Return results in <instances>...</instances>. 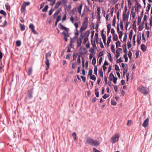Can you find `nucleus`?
<instances>
[{
    "label": "nucleus",
    "instance_id": "de8ad7c7",
    "mask_svg": "<svg viewBox=\"0 0 152 152\" xmlns=\"http://www.w3.org/2000/svg\"><path fill=\"white\" fill-rule=\"evenodd\" d=\"M120 26L121 27V29L122 30L124 28V26L123 24V22L122 21H121L120 22Z\"/></svg>",
    "mask_w": 152,
    "mask_h": 152
},
{
    "label": "nucleus",
    "instance_id": "13d9d810",
    "mask_svg": "<svg viewBox=\"0 0 152 152\" xmlns=\"http://www.w3.org/2000/svg\"><path fill=\"white\" fill-rule=\"evenodd\" d=\"M121 50H122L121 48H118L116 50V53L120 54V52Z\"/></svg>",
    "mask_w": 152,
    "mask_h": 152
},
{
    "label": "nucleus",
    "instance_id": "c756f323",
    "mask_svg": "<svg viewBox=\"0 0 152 152\" xmlns=\"http://www.w3.org/2000/svg\"><path fill=\"white\" fill-rule=\"evenodd\" d=\"M96 63V58L95 57H94L93 58L92 61V64L94 65H95Z\"/></svg>",
    "mask_w": 152,
    "mask_h": 152
},
{
    "label": "nucleus",
    "instance_id": "864d4df0",
    "mask_svg": "<svg viewBox=\"0 0 152 152\" xmlns=\"http://www.w3.org/2000/svg\"><path fill=\"white\" fill-rule=\"evenodd\" d=\"M45 64L46 66H49V62L48 59H46V61H45Z\"/></svg>",
    "mask_w": 152,
    "mask_h": 152
},
{
    "label": "nucleus",
    "instance_id": "ddd939ff",
    "mask_svg": "<svg viewBox=\"0 0 152 152\" xmlns=\"http://www.w3.org/2000/svg\"><path fill=\"white\" fill-rule=\"evenodd\" d=\"M146 47L144 44H142L141 45V48L142 51L145 52L146 51Z\"/></svg>",
    "mask_w": 152,
    "mask_h": 152
},
{
    "label": "nucleus",
    "instance_id": "f3484780",
    "mask_svg": "<svg viewBox=\"0 0 152 152\" xmlns=\"http://www.w3.org/2000/svg\"><path fill=\"white\" fill-rule=\"evenodd\" d=\"M133 28L134 30V31L136 32L137 31V27H136V21L135 20L134 21L133 24Z\"/></svg>",
    "mask_w": 152,
    "mask_h": 152
},
{
    "label": "nucleus",
    "instance_id": "a18cd8bd",
    "mask_svg": "<svg viewBox=\"0 0 152 152\" xmlns=\"http://www.w3.org/2000/svg\"><path fill=\"white\" fill-rule=\"evenodd\" d=\"M96 13L98 14H100V7H98L97 9Z\"/></svg>",
    "mask_w": 152,
    "mask_h": 152
},
{
    "label": "nucleus",
    "instance_id": "680f3d73",
    "mask_svg": "<svg viewBox=\"0 0 152 152\" xmlns=\"http://www.w3.org/2000/svg\"><path fill=\"white\" fill-rule=\"evenodd\" d=\"M119 33V38L120 39H121L123 35V32L121 31H120V33Z\"/></svg>",
    "mask_w": 152,
    "mask_h": 152
},
{
    "label": "nucleus",
    "instance_id": "1a4fd4ad",
    "mask_svg": "<svg viewBox=\"0 0 152 152\" xmlns=\"http://www.w3.org/2000/svg\"><path fill=\"white\" fill-rule=\"evenodd\" d=\"M149 119L148 118H147L144 121V122L142 124V126L144 127H146L148 124Z\"/></svg>",
    "mask_w": 152,
    "mask_h": 152
},
{
    "label": "nucleus",
    "instance_id": "423d86ee",
    "mask_svg": "<svg viewBox=\"0 0 152 152\" xmlns=\"http://www.w3.org/2000/svg\"><path fill=\"white\" fill-rule=\"evenodd\" d=\"M29 28L31 29L32 32L34 34H36L37 33V32L35 30V27L33 24L32 23H31L29 25Z\"/></svg>",
    "mask_w": 152,
    "mask_h": 152
},
{
    "label": "nucleus",
    "instance_id": "dca6fc26",
    "mask_svg": "<svg viewBox=\"0 0 152 152\" xmlns=\"http://www.w3.org/2000/svg\"><path fill=\"white\" fill-rule=\"evenodd\" d=\"M61 4V2L60 1H57L55 4L54 8L55 9H57L60 5Z\"/></svg>",
    "mask_w": 152,
    "mask_h": 152
},
{
    "label": "nucleus",
    "instance_id": "cd10ccee",
    "mask_svg": "<svg viewBox=\"0 0 152 152\" xmlns=\"http://www.w3.org/2000/svg\"><path fill=\"white\" fill-rule=\"evenodd\" d=\"M51 55V53L49 52L46 53L45 55V59H48V58L50 57Z\"/></svg>",
    "mask_w": 152,
    "mask_h": 152
},
{
    "label": "nucleus",
    "instance_id": "ea45409f",
    "mask_svg": "<svg viewBox=\"0 0 152 152\" xmlns=\"http://www.w3.org/2000/svg\"><path fill=\"white\" fill-rule=\"evenodd\" d=\"M127 46L128 49L129 48L131 47V41H128L127 42Z\"/></svg>",
    "mask_w": 152,
    "mask_h": 152
},
{
    "label": "nucleus",
    "instance_id": "603ef678",
    "mask_svg": "<svg viewBox=\"0 0 152 152\" xmlns=\"http://www.w3.org/2000/svg\"><path fill=\"white\" fill-rule=\"evenodd\" d=\"M59 12V11L58 10H57L56 11V12L54 13V14L53 15L54 18H55L56 16L58 15Z\"/></svg>",
    "mask_w": 152,
    "mask_h": 152
},
{
    "label": "nucleus",
    "instance_id": "b1692460",
    "mask_svg": "<svg viewBox=\"0 0 152 152\" xmlns=\"http://www.w3.org/2000/svg\"><path fill=\"white\" fill-rule=\"evenodd\" d=\"M133 34V32L132 30L130 32L129 35V38L130 39V41L131 40L132 37V35Z\"/></svg>",
    "mask_w": 152,
    "mask_h": 152
},
{
    "label": "nucleus",
    "instance_id": "79ce46f5",
    "mask_svg": "<svg viewBox=\"0 0 152 152\" xmlns=\"http://www.w3.org/2000/svg\"><path fill=\"white\" fill-rule=\"evenodd\" d=\"M77 56V53H74L73 54V60H75L76 59V58Z\"/></svg>",
    "mask_w": 152,
    "mask_h": 152
},
{
    "label": "nucleus",
    "instance_id": "4c0bfd02",
    "mask_svg": "<svg viewBox=\"0 0 152 152\" xmlns=\"http://www.w3.org/2000/svg\"><path fill=\"white\" fill-rule=\"evenodd\" d=\"M72 136L75 140L76 139V134L75 132H74L72 133Z\"/></svg>",
    "mask_w": 152,
    "mask_h": 152
},
{
    "label": "nucleus",
    "instance_id": "3c124183",
    "mask_svg": "<svg viewBox=\"0 0 152 152\" xmlns=\"http://www.w3.org/2000/svg\"><path fill=\"white\" fill-rule=\"evenodd\" d=\"M132 53L131 51H129L128 54V57L130 58H131Z\"/></svg>",
    "mask_w": 152,
    "mask_h": 152
},
{
    "label": "nucleus",
    "instance_id": "bf43d9fd",
    "mask_svg": "<svg viewBox=\"0 0 152 152\" xmlns=\"http://www.w3.org/2000/svg\"><path fill=\"white\" fill-rule=\"evenodd\" d=\"M80 77L82 78L83 81V82H85L86 80V77L84 76H81Z\"/></svg>",
    "mask_w": 152,
    "mask_h": 152
},
{
    "label": "nucleus",
    "instance_id": "e2e57ef3",
    "mask_svg": "<svg viewBox=\"0 0 152 152\" xmlns=\"http://www.w3.org/2000/svg\"><path fill=\"white\" fill-rule=\"evenodd\" d=\"M82 41L80 40L79 42L77 41V46L78 48L80 47L81 46V43Z\"/></svg>",
    "mask_w": 152,
    "mask_h": 152
},
{
    "label": "nucleus",
    "instance_id": "2eb2a0df",
    "mask_svg": "<svg viewBox=\"0 0 152 152\" xmlns=\"http://www.w3.org/2000/svg\"><path fill=\"white\" fill-rule=\"evenodd\" d=\"M32 72V67H31L29 68L28 72V75L29 76L31 75Z\"/></svg>",
    "mask_w": 152,
    "mask_h": 152
},
{
    "label": "nucleus",
    "instance_id": "7ed1b4c3",
    "mask_svg": "<svg viewBox=\"0 0 152 152\" xmlns=\"http://www.w3.org/2000/svg\"><path fill=\"white\" fill-rule=\"evenodd\" d=\"M120 137L119 134H115L113 135L111 139V142L113 143H115L119 139Z\"/></svg>",
    "mask_w": 152,
    "mask_h": 152
},
{
    "label": "nucleus",
    "instance_id": "72a5a7b5",
    "mask_svg": "<svg viewBox=\"0 0 152 152\" xmlns=\"http://www.w3.org/2000/svg\"><path fill=\"white\" fill-rule=\"evenodd\" d=\"M111 49L112 51L113 52V53L115 52V46L114 45H111Z\"/></svg>",
    "mask_w": 152,
    "mask_h": 152
},
{
    "label": "nucleus",
    "instance_id": "4468645a",
    "mask_svg": "<svg viewBox=\"0 0 152 152\" xmlns=\"http://www.w3.org/2000/svg\"><path fill=\"white\" fill-rule=\"evenodd\" d=\"M26 6L24 5V4H23L21 6V11L22 12H24L26 10Z\"/></svg>",
    "mask_w": 152,
    "mask_h": 152
},
{
    "label": "nucleus",
    "instance_id": "4be33fe9",
    "mask_svg": "<svg viewBox=\"0 0 152 152\" xmlns=\"http://www.w3.org/2000/svg\"><path fill=\"white\" fill-rule=\"evenodd\" d=\"M115 77H114L113 74L112 73H110L109 75V78L110 80H112Z\"/></svg>",
    "mask_w": 152,
    "mask_h": 152
},
{
    "label": "nucleus",
    "instance_id": "0eeeda50",
    "mask_svg": "<svg viewBox=\"0 0 152 152\" xmlns=\"http://www.w3.org/2000/svg\"><path fill=\"white\" fill-rule=\"evenodd\" d=\"M134 7H135V10L137 12H138L139 11L138 8H141L142 7L141 5L138 2H137L135 3V6Z\"/></svg>",
    "mask_w": 152,
    "mask_h": 152
},
{
    "label": "nucleus",
    "instance_id": "412c9836",
    "mask_svg": "<svg viewBox=\"0 0 152 152\" xmlns=\"http://www.w3.org/2000/svg\"><path fill=\"white\" fill-rule=\"evenodd\" d=\"M151 7V4H150L148 3L147 4V6L146 9V11L148 12L150 9Z\"/></svg>",
    "mask_w": 152,
    "mask_h": 152
},
{
    "label": "nucleus",
    "instance_id": "8fccbe9b",
    "mask_svg": "<svg viewBox=\"0 0 152 152\" xmlns=\"http://www.w3.org/2000/svg\"><path fill=\"white\" fill-rule=\"evenodd\" d=\"M124 57L125 59V62H127L128 61V58L127 56V55L124 54Z\"/></svg>",
    "mask_w": 152,
    "mask_h": 152
},
{
    "label": "nucleus",
    "instance_id": "c03bdc74",
    "mask_svg": "<svg viewBox=\"0 0 152 152\" xmlns=\"http://www.w3.org/2000/svg\"><path fill=\"white\" fill-rule=\"evenodd\" d=\"M80 56L79 55L77 58V62L78 64H79L80 63Z\"/></svg>",
    "mask_w": 152,
    "mask_h": 152
},
{
    "label": "nucleus",
    "instance_id": "f8f14e48",
    "mask_svg": "<svg viewBox=\"0 0 152 152\" xmlns=\"http://www.w3.org/2000/svg\"><path fill=\"white\" fill-rule=\"evenodd\" d=\"M141 39V36L140 34H138L137 36V41L138 44H140V40Z\"/></svg>",
    "mask_w": 152,
    "mask_h": 152
},
{
    "label": "nucleus",
    "instance_id": "f257e3e1",
    "mask_svg": "<svg viewBox=\"0 0 152 152\" xmlns=\"http://www.w3.org/2000/svg\"><path fill=\"white\" fill-rule=\"evenodd\" d=\"M86 142L90 145L94 146H98L100 144L99 141L94 140L91 138H88L86 140Z\"/></svg>",
    "mask_w": 152,
    "mask_h": 152
},
{
    "label": "nucleus",
    "instance_id": "a211bd4d",
    "mask_svg": "<svg viewBox=\"0 0 152 152\" xmlns=\"http://www.w3.org/2000/svg\"><path fill=\"white\" fill-rule=\"evenodd\" d=\"M134 7H132L131 9V12L132 17L134 18L135 16V12H133V11L134 10Z\"/></svg>",
    "mask_w": 152,
    "mask_h": 152
},
{
    "label": "nucleus",
    "instance_id": "4d7b16f0",
    "mask_svg": "<svg viewBox=\"0 0 152 152\" xmlns=\"http://www.w3.org/2000/svg\"><path fill=\"white\" fill-rule=\"evenodd\" d=\"M88 37H85L83 39V43L85 44L86 42L88 41Z\"/></svg>",
    "mask_w": 152,
    "mask_h": 152
},
{
    "label": "nucleus",
    "instance_id": "aec40b11",
    "mask_svg": "<svg viewBox=\"0 0 152 152\" xmlns=\"http://www.w3.org/2000/svg\"><path fill=\"white\" fill-rule=\"evenodd\" d=\"M56 0H47L48 1L50 2V5L53 6L56 3Z\"/></svg>",
    "mask_w": 152,
    "mask_h": 152
},
{
    "label": "nucleus",
    "instance_id": "69168bd1",
    "mask_svg": "<svg viewBox=\"0 0 152 152\" xmlns=\"http://www.w3.org/2000/svg\"><path fill=\"white\" fill-rule=\"evenodd\" d=\"M91 29H94V28L95 25L93 23H92L91 25Z\"/></svg>",
    "mask_w": 152,
    "mask_h": 152
},
{
    "label": "nucleus",
    "instance_id": "052dcab7",
    "mask_svg": "<svg viewBox=\"0 0 152 152\" xmlns=\"http://www.w3.org/2000/svg\"><path fill=\"white\" fill-rule=\"evenodd\" d=\"M118 78L116 77H115L113 79H112L113 81V82L114 84H116L117 82V80Z\"/></svg>",
    "mask_w": 152,
    "mask_h": 152
},
{
    "label": "nucleus",
    "instance_id": "09e8293b",
    "mask_svg": "<svg viewBox=\"0 0 152 152\" xmlns=\"http://www.w3.org/2000/svg\"><path fill=\"white\" fill-rule=\"evenodd\" d=\"M127 35L126 33L124 34V37L123 42H125L126 41L127 39Z\"/></svg>",
    "mask_w": 152,
    "mask_h": 152
},
{
    "label": "nucleus",
    "instance_id": "c85d7f7f",
    "mask_svg": "<svg viewBox=\"0 0 152 152\" xmlns=\"http://www.w3.org/2000/svg\"><path fill=\"white\" fill-rule=\"evenodd\" d=\"M111 36L110 35V36L108 38L107 42V43L108 45H109L110 42L111 41Z\"/></svg>",
    "mask_w": 152,
    "mask_h": 152
},
{
    "label": "nucleus",
    "instance_id": "a19ab883",
    "mask_svg": "<svg viewBox=\"0 0 152 152\" xmlns=\"http://www.w3.org/2000/svg\"><path fill=\"white\" fill-rule=\"evenodd\" d=\"M99 74L100 75V76L101 77H103V72L102 69H100L99 71Z\"/></svg>",
    "mask_w": 152,
    "mask_h": 152
},
{
    "label": "nucleus",
    "instance_id": "49530a36",
    "mask_svg": "<svg viewBox=\"0 0 152 152\" xmlns=\"http://www.w3.org/2000/svg\"><path fill=\"white\" fill-rule=\"evenodd\" d=\"M121 42L119 41H117L116 43V48H118V47H120Z\"/></svg>",
    "mask_w": 152,
    "mask_h": 152
},
{
    "label": "nucleus",
    "instance_id": "0e129e2a",
    "mask_svg": "<svg viewBox=\"0 0 152 152\" xmlns=\"http://www.w3.org/2000/svg\"><path fill=\"white\" fill-rule=\"evenodd\" d=\"M90 34V31H88L86 32L85 33V34L84 35L85 36L86 35L87 37H88L89 34Z\"/></svg>",
    "mask_w": 152,
    "mask_h": 152
},
{
    "label": "nucleus",
    "instance_id": "7c9ffc66",
    "mask_svg": "<svg viewBox=\"0 0 152 152\" xmlns=\"http://www.w3.org/2000/svg\"><path fill=\"white\" fill-rule=\"evenodd\" d=\"M0 13L3 15L4 16H6L7 15L6 13L3 10H1L0 11Z\"/></svg>",
    "mask_w": 152,
    "mask_h": 152
},
{
    "label": "nucleus",
    "instance_id": "338daca9",
    "mask_svg": "<svg viewBox=\"0 0 152 152\" xmlns=\"http://www.w3.org/2000/svg\"><path fill=\"white\" fill-rule=\"evenodd\" d=\"M66 14H65L63 15V17L62 19V21L63 22L64 20H65L66 19Z\"/></svg>",
    "mask_w": 152,
    "mask_h": 152
},
{
    "label": "nucleus",
    "instance_id": "58836bf2",
    "mask_svg": "<svg viewBox=\"0 0 152 152\" xmlns=\"http://www.w3.org/2000/svg\"><path fill=\"white\" fill-rule=\"evenodd\" d=\"M117 104V103L116 102L114 101V100H111V104L112 105L115 106Z\"/></svg>",
    "mask_w": 152,
    "mask_h": 152
},
{
    "label": "nucleus",
    "instance_id": "37998d69",
    "mask_svg": "<svg viewBox=\"0 0 152 152\" xmlns=\"http://www.w3.org/2000/svg\"><path fill=\"white\" fill-rule=\"evenodd\" d=\"M132 0H127L128 2V5L129 7H131L132 4Z\"/></svg>",
    "mask_w": 152,
    "mask_h": 152
},
{
    "label": "nucleus",
    "instance_id": "9b49d317",
    "mask_svg": "<svg viewBox=\"0 0 152 152\" xmlns=\"http://www.w3.org/2000/svg\"><path fill=\"white\" fill-rule=\"evenodd\" d=\"M83 5L81 4L79 6L77 7V11L80 14L81 13V10L82 9Z\"/></svg>",
    "mask_w": 152,
    "mask_h": 152
},
{
    "label": "nucleus",
    "instance_id": "5fc2aeb1",
    "mask_svg": "<svg viewBox=\"0 0 152 152\" xmlns=\"http://www.w3.org/2000/svg\"><path fill=\"white\" fill-rule=\"evenodd\" d=\"M109 95L107 94H105L103 96H102V97L104 99H106L107 97H109Z\"/></svg>",
    "mask_w": 152,
    "mask_h": 152
},
{
    "label": "nucleus",
    "instance_id": "20e7f679",
    "mask_svg": "<svg viewBox=\"0 0 152 152\" xmlns=\"http://www.w3.org/2000/svg\"><path fill=\"white\" fill-rule=\"evenodd\" d=\"M88 24V22L86 21H84L82 23V26L80 30V31L82 32L87 28Z\"/></svg>",
    "mask_w": 152,
    "mask_h": 152
},
{
    "label": "nucleus",
    "instance_id": "774afa93",
    "mask_svg": "<svg viewBox=\"0 0 152 152\" xmlns=\"http://www.w3.org/2000/svg\"><path fill=\"white\" fill-rule=\"evenodd\" d=\"M115 69L116 71H119L120 70L118 66L117 65H115Z\"/></svg>",
    "mask_w": 152,
    "mask_h": 152
},
{
    "label": "nucleus",
    "instance_id": "6ab92c4d",
    "mask_svg": "<svg viewBox=\"0 0 152 152\" xmlns=\"http://www.w3.org/2000/svg\"><path fill=\"white\" fill-rule=\"evenodd\" d=\"M19 25L20 26V29L21 31H23L25 29V26L24 25H22L20 23Z\"/></svg>",
    "mask_w": 152,
    "mask_h": 152
},
{
    "label": "nucleus",
    "instance_id": "39448f33",
    "mask_svg": "<svg viewBox=\"0 0 152 152\" xmlns=\"http://www.w3.org/2000/svg\"><path fill=\"white\" fill-rule=\"evenodd\" d=\"M62 33L64 36V39L65 41L66 42L67 41V37L69 36V31H63Z\"/></svg>",
    "mask_w": 152,
    "mask_h": 152
},
{
    "label": "nucleus",
    "instance_id": "6e6552de",
    "mask_svg": "<svg viewBox=\"0 0 152 152\" xmlns=\"http://www.w3.org/2000/svg\"><path fill=\"white\" fill-rule=\"evenodd\" d=\"M59 25L60 26L59 28L61 29L64 30L65 31H69V28L64 27L61 23H60Z\"/></svg>",
    "mask_w": 152,
    "mask_h": 152
},
{
    "label": "nucleus",
    "instance_id": "6e6d98bb",
    "mask_svg": "<svg viewBox=\"0 0 152 152\" xmlns=\"http://www.w3.org/2000/svg\"><path fill=\"white\" fill-rule=\"evenodd\" d=\"M5 6L6 7V9L8 10H10V6L7 4H6L5 5Z\"/></svg>",
    "mask_w": 152,
    "mask_h": 152
},
{
    "label": "nucleus",
    "instance_id": "2f4dec72",
    "mask_svg": "<svg viewBox=\"0 0 152 152\" xmlns=\"http://www.w3.org/2000/svg\"><path fill=\"white\" fill-rule=\"evenodd\" d=\"M116 23V19H115V16L114 17L113 20V23L112 25L114 26H115Z\"/></svg>",
    "mask_w": 152,
    "mask_h": 152
},
{
    "label": "nucleus",
    "instance_id": "a878e982",
    "mask_svg": "<svg viewBox=\"0 0 152 152\" xmlns=\"http://www.w3.org/2000/svg\"><path fill=\"white\" fill-rule=\"evenodd\" d=\"M143 23H142V24L140 25V26L138 27V30L139 31H142V29L143 28Z\"/></svg>",
    "mask_w": 152,
    "mask_h": 152
},
{
    "label": "nucleus",
    "instance_id": "9d476101",
    "mask_svg": "<svg viewBox=\"0 0 152 152\" xmlns=\"http://www.w3.org/2000/svg\"><path fill=\"white\" fill-rule=\"evenodd\" d=\"M33 89L32 88L31 90L30 91L28 92V98L30 99L32 98L33 97V96H32Z\"/></svg>",
    "mask_w": 152,
    "mask_h": 152
},
{
    "label": "nucleus",
    "instance_id": "393cba45",
    "mask_svg": "<svg viewBox=\"0 0 152 152\" xmlns=\"http://www.w3.org/2000/svg\"><path fill=\"white\" fill-rule=\"evenodd\" d=\"M48 7L47 5H45L44 8L42 9V11L43 12H46L47 11L48 8Z\"/></svg>",
    "mask_w": 152,
    "mask_h": 152
},
{
    "label": "nucleus",
    "instance_id": "5701e85b",
    "mask_svg": "<svg viewBox=\"0 0 152 152\" xmlns=\"http://www.w3.org/2000/svg\"><path fill=\"white\" fill-rule=\"evenodd\" d=\"M118 39V37L117 34H114L113 37V40L115 41H116Z\"/></svg>",
    "mask_w": 152,
    "mask_h": 152
},
{
    "label": "nucleus",
    "instance_id": "f704fd0d",
    "mask_svg": "<svg viewBox=\"0 0 152 152\" xmlns=\"http://www.w3.org/2000/svg\"><path fill=\"white\" fill-rule=\"evenodd\" d=\"M97 66H96L95 65L94 67V74L95 75H97Z\"/></svg>",
    "mask_w": 152,
    "mask_h": 152
},
{
    "label": "nucleus",
    "instance_id": "c9c22d12",
    "mask_svg": "<svg viewBox=\"0 0 152 152\" xmlns=\"http://www.w3.org/2000/svg\"><path fill=\"white\" fill-rule=\"evenodd\" d=\"M108 58L109 60L111 61H113L112 58V56L111 54L110 53H109L108 55Z\"/></svg>",
    "mask_w": 152,
    "mask_h": 152
},
{
    "label": "nucleus",
    "instance_id": "e433bc0d",
    "mask_svg": "<svg viewBox=\"0 0 152 152\" xmlns=\"http://www.w3.org/2000/svg\"><path fill=\"white\" fill-rule=\"evenodd\" d=\"M90 78L91 79L94 81H95L96 80V77L94 75L90 76Z\"/></svg>",
    "mask_w": 152,
    "mask_h": 152
},
{
    "label": "nucleus",
    "instance_id": "bb28decb",
    "mask_svg": "<svg viewBox=\"0 0 152 152\" xmlns=\"http://www.w3.org/2000/svg\"><path fill=\"white\" fill-rule=\"evenodd\" d=\"M122 18L124 22L126 21V14L123 13Z\"/></svg>",
    "mask_w": 152,
    "mask_h": 152
},
{
    "label": "nucleus",
    "instance_id": "473e14b6",
    "mask_svg": "<svg viewBox=\"0 0 152 152\" xmlns=\"http://www.w3.org/2000/svg\"><path fill=\"white\" fill-rule=\"evenodd\" d=\"M16 45L17 46H20L21 45V42L20 41L18 40L16 42Z\"/></svg>",
    "mask_w": 152,
    "mask_h": 152
},
{
    "label": "nucleus",
    "instance_id": "f03ea898",
    "mask_svg": "<svg viewBox=\"0 0 152 152\" xmlns=\"http://www.w3.org/2000/svg\"><path fill=\"white\" fill-rule=\"evenodd\" d=\"M137 90L144 95H147L149 91V89L148 88L142 86H141L137 87Z\"/></svg>",
    "mask_w": 152,
    "mask_h": 152
}]
</instances>
